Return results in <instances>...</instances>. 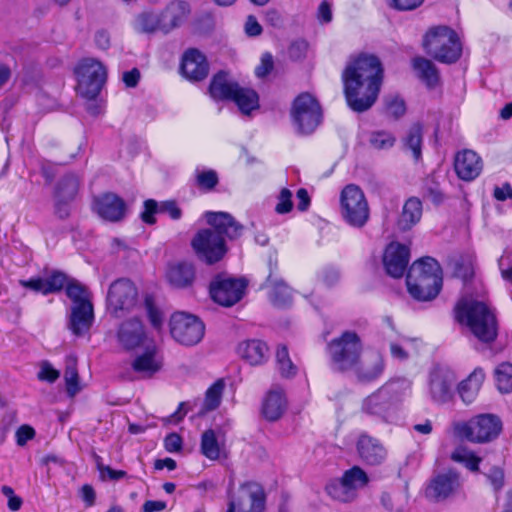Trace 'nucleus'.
<instances>
[{
	"label": "nucleus",
	"mask_w": 512,
	"mask_h": 512,
	"mask_svg": "<svg viewBox=\"0 0 512 512\" xmlns=\"http://www.w3.org/2000/svg\"><path fill=\"white\" fill-rule=\"evenodd\" d=\"M348 106L364 112L376 102L383 80V68L374 55L361 54L351 60L342 74Z\"/></svg>",
	"instance_id": "1"
},
{
	"label": "nucleus",
	"mask_w": 512,
	"mask_h": 512,
	"mask_svg": "<svg viewBox=\"0 0 512 512\" xmlns=\"http://www.w3.org/2000/svg\"><path fill=\"white\" fill-rule=\"evenodd\" d=\"M204 218L209 227L199 230L191 245L200 260L214 264L227 253L225 239H237L242 235L244 227L227 212L207 211Z\"/></svg>",
	"instance_id": "2"
},
{
	"label": "nucleus",
	"mask_w": 512,
	"mask_h": 512,
	"mask_svg": "<svg viewBox=\"0 0 512 512\" xmlns=\"http://www.w3.org/2000/svg\"><path fill=\"white\" fill-rule=\"evenodd\" d=\"M411 392L410 380L391 379L363 399L361 411L381 421L392 422L397 419L401 403L411 396Z\"/></svg>",
	"instance_id": "3"
},
{
	"label": "nucleus",
	"mask_w": 512,
	"mask_h": 512,
	"mask_svg": "<svg viewBox=\"0 0 512 512\" xmlns=\"http://www.w3.org/2000/svg\"><path fill=\"white\" fill-rule=\"evenodd\" d=\"M456 320L466 325L483 342H492L497 336V322L493 310L483 301L463 298L455 307Z\"/></svg>",
	"instance_id": "4"
},
{
	"label": "nucleus",
	"mask_w": 512,
	"mask_h": 512,
	"mask_svg": "<svg viewBox=\"0 0 512 512\" xmlns=\"http://www.w3.org/2000/svg\"><path fill=\"white\" fill-rule=\"evenodd\" d=\"M406 284L410 295L418 301H430L442 287V271L431 257L415 261L408 270Z\"/></svg>",
	"instance_id": "5"
},
{
	"label": "nucleus",
	"mask_w": 512,
	"mask_h": 512,
	"mask_svg": "<svg viewBox=\"0 0 512 512\" xmlns=\"http://www.w3.org/2000/svg\"><path fill=\"white\" fill-rule=\"evenodd\" d=\"M423 49L438 62L452 64L462 54V43L458 34L448 26L430 28L423 37Z\"/></svg>",
	"instance_id": "6"
},
{
	"label": "nucleus",
	"mask_w": 512,
	"mask_h": 512,
	"mask_svg": "<svg viewBox=\"0 0 512 512\" xmlns=\"http://www.w3.org/2000/svg\"><path fill=\"white\" fill-rule=\"evenodd\" d=\"M209 91L214 99L235 102L239 110L246 115L259 107L258 94L253 89L239 86L223 71L213 77Z\"/></svg>",
	"instance_id": "7"
},
{
	"label": "nucleus",
	"mask_w": 512,
	"mask_h": 512,
	"mask_svg": "<svg viewBox=\"0 0 512 512\" xmlns=\"http://www.w3.org/2000/svg\"><path fill=\"white\" fill-rule=\"evenodd\" d=\"M501 430L502 421L494 414H479L467 422L453 424V431L457 437L477 443L495 439Z\"/></svg>",
	"instance_id": "8"
},
{
	"label": "nucleus",
	"mask_w": 512,
	"mask_h": 512,
	"mask_svg": "<svg viewBox=\"0 0 512 512\" xmlns=\"http://www.w3.org/2000/svg\"><path fill=\"white\" fill-rule=\"evenodd\" d=\"M362 348L360 337L355 332L345 331L340 337L333 339L328 344V353L334 369L351 370L358 363Z\"/></svg>",
	"instance_id": "9"
},
{
	"label": "nucleus",
	"mask_w": 512,
	"mask_h": 512,
	"mask_svg": "<svg viewBox=\"0 0 512 512\" xmlns=\"http://www.w3.org/2000/svg\"><path fill=\"white\" fill-rule=\"evenodd\" d=\"M77 91L87 99H94L100 93L107 78L106 67L95 58H84L75 67Z\"/></svg>",
	"instance_id": "10"
},
{
	"label": "nucleus",
	"mask_w": 512,
	"mask_h": 512,
	"mask_svg": "<svg viewBox=\"0 0 512 512\" xmlns=\"http://www.w3.org/2000/svg\"><path fill=\"white\" fill-rule=\"evenodd\" d=\"M341 215L350 226L363 227L370 215L363 191L356 185H347L341 193Z\"/></svg>",
	"instance_id": "11"
},
{
	"label": "nucleus",
	"mask_w": 512,
	"mask_h": 512,
	"mask_svg": "<svg viewBox=\"0 0 512 512\" xmlns=\"http://www.w3.org/2000/svg\"><path fill=\"white\" fill-rule=\"evenodd\" d=\"M321 117L320 105L311 94L302 93L295 98L291 108V118L299 133H312L320 124Z\"/></svg>",
	"instance_id": "12"
},
{
	"label": "nucleus",
	"mask_w": 512,
	"mask_h": 512,
	"mask_svg": "<svg viewBox=\"0 0 512 512\" xmlns=\"http://www.w3.org/2000/svg\"><path fill=\"white\" fill-rule=\"evenodd\" d=\"M170 334L181 345L194 346L204 337L205 325L195 315L186 312H175L170 321Z\"/></svg>",
	"instance_id": "13"
},
{
	"label": "nucleus",
	"mask_w": 512,
	"mask_h": 512,
	"mask_svg": "<svg viewBox=\"0 0 512 512\" xmlns=\"http://www.w3.org/2000/svg\"><path fill=\"white\" fill-rule=\"evenodd\" d=\"M265 493L256 482H245L229 493L226 512H264Z\"/></svg>",
	"instance_id": "14"
},
{
	"label": "nucleus",
	"mask_w": 512,
	"mask_h": 512,
	"mask_svg": "<svg viewBox=\"0 0 512 512\" xmlns=\"http://www.w3.org/2000/svg\"><path fill=\"white\" fill-rule=\"evenodd\" d=\"M137 291L133 283L127 279L113 282L107 295V305L110 312L121 317L122 313L129 311L136 302Z\"/></svg>",
	"instance_id": "15"
},
{
	"label": "nucleus",
	"mask_w": 512,
	"mask_h": 512,
	"mask_svg": "<svg viewBox=\"0 0 512 512\" xmlns=\"http://www.w3.org/2000/svg\"><path fill=\"white\" fill-rule=\"evenodd\" d=\"M245 286L241 279L218 277L210 285V294L218 304L232 306L242 298Z\"/></svg>",
	"instance_id": "16"
},
{
	"label": "nucleus",
	"mask_w": 512,
	"mask_h": 512,
	"mask_svg": "<svg viewBox=\"0 0 512 512\" xmlns=\"http://www.w3.org/2000/svg\"><path fill=\"white\" fill-rule=\"evenodd\" d=\"M410 259V251L406 245L392 242L385 249L383 264L388 275L400 278L404 275Z\"/></svg>",
	"instance_id": "17"
},
{
	"label": "nucleus",
	"mask_w": 512,
	"mask_h": 512,
	"mask_svg": "<svg viewBox=\"0 0 512 512\" xmlns=\"http://www.w3.org/2000/svg\"><path fill=\"white\" fill-rule=\"evenodd\" d=\"M455 377L449 370L436 367L429 376V394L436 403H445L452 397Z\"/></svg>",
	"instance_id": "18"
},
{
	"label": "nucleus",
	"mask_w": 512,
	"mask_h": 512,
	"mask_svg": "<svg viewBox=\"0 0 512 512\" xmlns=\"http://www.w3.org/2000/svg\"><path fill=\"white\" fill-rule=\"evenodd\" d=\"M360 459L367 465H381L387 458V449L382 442L368 434H361L356 442Z\"/></svg>",
	"instance_id": "19"
},
{
	"label": "nucleus",
	"mask_w": 512,
	"mask_h": 512,
	"mask_svg": "<svg viewBox=\"0 0 512 512\" xmlns=\"http://www.w3.org/2000/svg\"><path fill=\"white\" fill-rule=\"evenodd\" d=\"M356 378L363 383L377 380L384 372L385 364L379 352L366 353L352 368Z\"/></svg>",
	"instance_id": "20"
},
{
	"label": "nucleus",
	"mask_w": 512,
	"mask_h": 512,
	"mask_svg": "<svg viewBox=\"0 0 512 512\" xmlns=\"http://www.w3.org/2000/svg\"><path fill=\"white\" fill-rule=\"evenodd\" d=\"M94 210L102 219L117 222L124 218L126 204L118 195L106 193L95 198Z\"/></svg>",
	"instance_id": "21"
},
{
	"label": "nucleus",
	"mask_w": 512,
	"mask_h": 512,
	"mask_svg": "<svg viewBox=\"0 0 512 512\" xmlns=\"http://www.w3.org/2000/svg\"><path fill=\"white\" fill-rule=\"evenodd\" d=\"M482 168V160L473 150L464 149L455 155V172L457 176L464 181H472L477 178L480 175Z\"/></svg>",
	"instance_id": "22"
},
{
	"label": "nucleus",
	"mask_w": 512,
	"mask_h": 512,
	"mask_svg": "<svg viewBox=\"0 0 512 512\" xmlns=\"http://www.w3.org/2000/svg\"><path fill=\"white\" fill-rule=\"evenodd\" d=\"M180 69L187 79L200 81L208 74V63L205 56L197 49H189L182 57Z\"/></svg>",
	"instance_id": "23"
},
{
	"label": "nucleus",
	"mask_w": 512,
	"mask_h": 512,
	"mask_svg": "<svg viewBox=\"0 0 512 512\" xmlns=\"http://www.w3.org/2000/svg\"><path fill=\"white\" fill-rule=\"evenodd\" d=\"M459 475L454 471H447L437 475L427 488V494L436 500H443L454 494L460 488Z\"/></svg>",
	"instance_id": "24"
},
{
	"label": "nucleus",
	"mask_w": 512,
	"mask_h": 512,
	"mask_svg": "<svg viewBox=\"0 0 512 512\" xmlns=\"http://www.w3.org/2000/svg\"><path fill=\"white\" fill-rule=\"evenodd\" d=\"M118 340L126 349H134L152 342L145 336L140 320L133 318L123 322L118 330Z\"/></svg>",
	"instance_id": "25"
},
{
	"label": "nucleus",
	"mask_w": 512,
	"mask_h": 512,
	"mask_svg": "<svg viewBox=\"0 0 512 512\" xmlns=\"http://www.w3.org/2000/svg\"><path fill=\"white\" fill-rule=\"evenodd\" d=\"M190 14V6L185 1H173L160 13L161 32L168 33L181 26Z\"/></svg>",
	"instance_id": "26"
},
{
	"label": "nucleus",
	"mask_w": 512,
	"mask_h": 512,
	"mask_svg": "<svg viewBox=\"0 0 512 512\" xmlns=\"http://www.w3.org/2000/svg\"><path fill=\"white\" fill-rule=\"evenodd\" d=\"M94 320L92 302L72 305L69 317V329L76 336H82L89 331Z\"/></svg>",
	"instance_id": "27"
},
{
	"label": "nucleus",
	"mask_w": 512,
	"mask_h": 512,
	"mask_svg": "<svg viewBox=\"0 0 512 512\" xmlns=\"http://www.w3.org/2000/svg\"><path fill=\"white\" fill-rule=\"evenodd\" d=\"M144 351L138 354L132 362V368L142 377H150L161 368V359L157 354L154 341L147 343Z\"/></svg>",
	"instance_id": "28"
},
{
	"label": "nucleus",
	"mask_w": 512,
	"mask_h": 512,
	"mask_svg": "<svg viewBox=\"0 0 512 512\" xmlns=\"http://www.w3.org/2000/svg\"><path fill=\"white\" fill-rule=\"evenodd\" d=\"M287 408V400L283 390L279 387L270 389L263 398L261 405L262 416L270 421H277Z\"/></svg>",
	"instance_id": "29"
},
{
	"label": "nucleus",
	"mask_w": 512,
	"mask_h": 512,
	"mask_svg": "<svg viewBox=\"0 0 512 512\" xmlns=\"http://www.w3.org/2000/svg\"><path fill=\"white\" fill-rule=\"evenodd\" d=\"M161 213L168 215L173 220H178L182 216V211L173 200L162 201L157 203L155 200L149 199L144 202V211L141 213L142 220L147 224H154V214Z\"/></svg>",
	"instance_id": "30"
},
{
	"label": "nucleus",
	"mask_w": 512,
	"mask_h": 512,
	"mask_svg": "<svg viewBox=\"0 0 512 512\" xmlns=\"http://www.w3.org/2000/svg\"><path fill=\"white\" fill-rule=\"evenodd\" d=\"M201 454L211 461H220L228 457L224 442H220L213 429L205 430L200 441Z\"/></svg>",
	"instance_id": "31"
},
{
	"label": "nucleus",
	"mask_w": 512,
	"mask_h": 512,
	"mask_svg": "<svg viewBox=\"0 0 512 512\" xmlns=\"http://www.w3.org/2000/svg\"><path fill=\"white\" fill-rule=\"evenodd\" d=\"M239 356L250 365H261L268 358V346L260 340H247L238 345Z\"/></svg>",
	"instance_id": "32"
},
{
	"label": "nucleus",
	"mask_w": 512,
	"mask_h": 512,
	"mask_svg": "<svg viewBox=\"0 0 512 512\" xmlns=\"http://www.w3.org/2000/svg\"><path fill=\"white\" fill-rule=\"evenodd\" d=\"M485 373L483 369L476 368L473 372L463 380L458 386V393L462 401L466 404L472 403L484 382Z\"/></svg>",
	"instance_id": "33"
},
{
	"label": "nucleus",
	"mask_w": 512,
	"mask_h": 512,
	"mask_svg": "<svg viewBox=\"0 0 512 512\" xmlns=\"http://www.w3.org/2000/svg\"><path fill=\"white\" fill-rule=\"evenodd\" d=\"M268 286L270 287V300L277 307H285L292 301V291L281 279H279L273 272H270L267 278Z\"/></svg>",
	"instance_id": "34"
},
{
	"label": "nucleus",
	"mask_w": 512,
	"mask_h": 512,
	"mask_svg": "<svg viewBox=\"0 0 512 512\" xmlns=\"http://www.w3.org/2000/svg\"><path fill=\"white\" fill-rule=\"evenodd\" d=\"M422 216V203L416 197L409 198L404 206L400 218L398 220V227L402 231H407L418 223Z\"/></svg>",
	"instance_id": "35"
},
{
	"label": "nucleus",
	"mask_w": 512,
	"mask_h": 512,
	"mask_svg": "<svg viewBox=\"0 0 512 512\" xmlns=\"http://www.w3.org/2000/svg\"><path fill=\"white\" fill-rule=\"evenodd\" d=\"M412 67L417 76L429 87H434L439 81V73L435 64L424 57H415L412 60Z\"/></svg>",
	"instance_id": "36"
},
{
	"label": "nucleus",
	"mask_w": 512,
	"mask_h": 512,
	"mask_svg": "<svg viewBox=\"0 0 512 512\" xmlns=\"http://www.w3.org/2000/svg\"><path fill=\"white\" fill-rule=\"evenodd\" d=\"M167 277L169 282L175 287H186L194 279V268L188 263H179L169 268Z\"/></svg>",
	"instance_id": "37"
},
{
	"label": "nucleus",
	"mask_w": 512,
	"mask_h": 512,
	"mask_svg": "<svg viewBox=\"0 0 512 512\" xmlns=\"http://www.w3.org/2000/svg\"><path fill=\"white\" fill-rule=\"evenodd\" d=\"M134 29L139 33L151 34L161 31L160 14L153 12L140 13L133 22Z\"/></svg>",
	"instance_id": "38"
},
{
	"label": "nucleus",
	"mask_w": 512,
	"mask_h": 512,
	"mask_svg": "<svg viewBox=\"0 0 512 512\" xmlns=\"http://www.w3.org/2000/svg\"><path fill=\"white\" fill-rule=\"evenodd\" d=\"M494 380L498 391L502 394L512 392V364L502 362L494 369Z\"/></svg>",
	"instance_id": "39"
},
{
	"label": "nucleus",
	"mask_w": 512,
	"mask_h": 512,
	"mask_svg": "<svg viewBox=\"0 0 512 512\" xmlns=\"http://www.w3.org/2000/svg\"><path fill=\"white\" fill-rule=\"evenodd\" d=\"M225 389V382L223 379H218L206 391L205 399L203 402V410L213 411L217 409L221 403L222 395Z\"/></svg>",
	"instance_id": "40"
},
{
	"label": "nucleus",
	"mask_w": 512,
	"mask_h": 512,
	"mask_svg": "<svg viewBox=\"0 0 512 512\" xmlns=\"http://www.w3.org/2000/svg\"><path fill=\"white\" fill-rule=\"evenodd\" d=\"M404 146L411 151L416 160L421 158L422 127L420 124L411 126L404 138Z\"/></svg>",
	"instance_id": "41"
},
{
	"label": "nucleus",
	"mask_w": 512,
	"mask_h": 512,
	"mask_svg": "<svg viewBox=\"0 0 512 512\" xmlns=\"http://www.w3.org/2000/svg\"><path fill=\"white\" fill-rule=\"evenodd\" d=\"M326 491L333 499L341 502H349L355 498L354 492L341 479L331 481L326 486Z\"/></svg>",
	"instance_id": "42"
},
{
	"label": "nucleus",
	"mask_w": 512,
	"mask_h": 512,
	"mask_svg": "<svg viewBox=\"0 0 512 512\" xmlns=\"http://www.w3.org/2000/svg\"><path fill=\"white\" fill-rule=\"evenodd\" d=\"M276 363L280 374L283 377H293L297 373V367L293 364L289 357L288 349L286 346H278L276 350Z\"/></svg>",
	"instance_id": "43"
},
{
	"label": "nucleus",
	"mask_w": 512,
	"mask_h": 512,
	"mask_svg": "<svg viewBox=\"0 0 512 512\" xmlns=\"http://www.w3.org/2000/svg\"><path fill=\"white\" fill-rule=\"evenodd\" d=\"M342 480L356 495V491L368 483V476L362 468L354 466L343 474Z\"/></svg>",
	"instance_id": "44"
},
{
	"label": "nucleus",
	"mask_w": 512,
	"mask_h": 512,
	"mask_svg": "<svg viewBox=\"0 0 512 512\" xmlns=\"http://www.w3.org/2000/svg\"><path fill=\"white\" fill-rule=\"evenodd\" d=\"M79 189V178L75 175L65 176L59 183L56 196L65 200H73Z\"/></svg>",
	"instance_id": "45"
},
{
	"label": "nucleus",
	"mask_w": 512,
	"mask_h": 512,
	"mask_svg": "<svg viewBox=\"0 0 512 512\" xmlns=\"http://www.w3.org/2000/svg\"><path fill=\"white\" fill-rule=\"evenodd\" d=\"M452 460L465 465L471 471H477L481 459L464 447L455 449L451 455Z\"/></svg>",
	"instance_id": "46"
},
{
	"label": "nucleus",
	"mask_w": 512,
	"mask_h": 512,
	"mask_svg": "<svg viewBox=\"0 0 512 512\" xmlns=\"http://www.w3.org/2000/svg\"><path fill=\"white\" fill-rule=\"evenodd\" d=\"M66 294L72 300V305L85 302H91L90 293L77 281H68L66 284Z\"/></svg>",
	"instance_id": "47"
},
{
	"label": "nucleus",
	"mask_w": 512,
	"mask_h": 512,
	"mask_svg": "<svg viewBox=\"0 0 512 512\" xmlns=\"http://www.w3.org/2000/svg\"><path fill=\"white\" fill-rule=\"evenodd\" d=\"M64 379L67 393L71 397L75 396L81 390V387L79 385V376L76 364L73 360L68 362L66 365Z\"/></svg>",
	"instance_id": "48"
},
{
	"label": "nucleus",
	"mask_w": 512,
	"mask_h": 512,
	"mask_svg": "<svg viewBox=\"0 0 512 512\" xmlns=\"http://www.w3.org/2000/svg\"><path fill=\"white\" fill-rule=\"evenodd\" d=\"M195 179L198 187L203 190H211L218 183L217 173L211 169L197 168Z\"/></svg>",
	"instance_id": "49"
},
{
	"label": "nucleus",
	"mask_w": 512,
	"mask_h": 512,
	"mask_svg": "<svg viewBox=\"0 0 512 512\" xmlns=\"http://www.w3.org/2000/svg\"><path fill=\"white\" fill-rule=\"evenodd\" d=\"M370 144L375 149H388L395 143V137L388 132L378 131L370 136Z\"/></svg>",
	"instance_id": "50"
},
{
	"label": "nucleus",
	"mask_w": 512,
	"mask_h": 512,
	"mask_svg": "<svg viewBox=\"0 0 512 512\" xmlns=\"http://www.w3.org/2000/svg\"><path fill=\"white\" fill-rule=\"evenodd\" d=\"M96 466L99 471L100 477L103 480H119L126 476L123 470H114L110 466L104 465L101 457H96Z\"/></svg>",
	"instance_id": "51"
},
{
	"label": "nucleus",
	"mask_w": 512,
	"mask_h": 512,
	"mask_svg": "<svg viewBox=\"0 0 512 512\" xmlns=\"http://www.w3.org/2000/svg\"><path fill=\"white\" fill-rule=\"evenodd\" d=\"M45 280L47 294L60 291L66 284V275L61 272H54Z\"/></svg>",
	"instance_id": "52"
},
{
	"label": "nucleus",
	"mask_w": 512,
	"mask_h": 512,
	"mask_svg": "<svg viewBox=\"0 0 512 512\" xmlns=\"http://www.w3.org/2000/svg\"><path fill=\"white\" fill-rule=\"evenodd\" d=\"M386 111L389 115L398 118L406 111L404 101L398 96H389L385 99Z\"/></svg>",
	"instance_id": "53"
},
{
	"label": "nucleus",
	"mask_w": 512,
	"mask_h": 512,
	"mask_svg": "<svg viewBox=\"0 0 512 512\" xmlns=\"http://www.w3.org/2000/svg\"><path fill=\"white\" fill-rule=\"evenodd\" d=\"M145 310L151 325L155 329H160L163 325V316L161 311L157 307H155L151 298H146Z\"/></svg>",
	"instance_id": "54"
},
{
	"label": "nucleus",
	"mask_w": 512,
	"mask_h": 512,
	"mask_svg": "<svg viewBox=\"0 0 512 512\" xmlns=\"http://www.w3.org/2000/svg\"><path fill=\"white\" fill-rule=\"evenodd\" d=\"M292 207V193L289 189L283 188L278 196V203L275 207V211L278 214H286L291 211Z\"/></svg>",
	"instance_id": "55"
},
{
	"label": "nucleus",
	"mask_w": 512,
	"mask_h": 512,
	"mask_svg": "<svg viewBox=\"0 0 512 512\" xmlns=\"http://www.w3.org/2000/svg\"><path fill=\"white\" fill-rule=\"evenodd\" d=\"M1 492L8 499L7 506L10 511L16 512L20 510L23 500L15 494L12 487L4 485L1 487Z\"/></svg>",
	"instance_id": "56"
},
{
	"label": "nucleus",
	"mask_w": 512,
	"mask_h": 512,
	"mask_svg": "<svg viewBox=\"0 0 512 512\" xmlns=\"http://www.w3.org/2000/svg\"><path fill=\"white\" fill-rule=\"evenodd\" d=\"M486 477L495 491L502 489L504 485V472L498 467L491 468Z\"/></svg>",
	"instance_id": "57"
},
{
	"label": "nucleus",
	"mask_w": 512,
	"mask_h": 512,
	"mask_svg": "<svg viewBox=\"0 0 512 512\" xmlns=\"http://www.w3.org/2000/svg\"><path fill=\"white\" fill-rule=\"evenodd\" d=\"M424 0H387L390 7L399 11H411L418 8Z\"/></svg>",
	"instance_id": "58"
},
{
	"label": "nucleus",
	"mask_w": 512,
	"mask_h": 512,
	"mask_svg": "<svg viewBox=\"0 0 512 512\" xmlns=\"http://www.w3.org/2000/svg\"><path fill=\"white\" fill-rule=\"evenodd\" d=\"M273 68V57L269 53H265L261 57L260 64L255 69V74L259 78H263L268 75Z\"/></svg>",
	"instance_id": "59"
},
{
	"label": "nucleus",
	"mask_w": 512,
	"mask_h": 512,
	"mask_svg": "<svg viewBox=\"0 0 512 512\" xmlns=\"http://www.w3.org/2000/svg\"><path fill=\"white\" fill-rule=\"evenodd\" d=\"M35 436V430L29 425L20 426L16 433V443L19 446H24L29 440L33 439Z\"/></svg>",
	"instance_id": "60"
},
{
	"label": "nucleus",
	"mask_w": 512,
	"mask_h": 512,
	"mask_svg": "<svg viewBox=\"0 0 512 512\" xmlns=\"http://www.w3.org/2000/svg\"><path fill=\"white\" fill-rule=\"evenodd\" d=\"M60 376L58 370L54 369L48 362H44L41 365V369L38 373V378L50 383L55 382Z\"/></svg>",
	"instance_id": "61"
},
{
	"label": "nucleus",
	"mask_w": 512,
	"mask_h": 512,
	"mask_svg": "<svg viewBox=\"0 0 512 512\" xmlns=\"http://www.w3.org/2000/svg\"><path fill=\"white\" fill-rule=\"evenodd\" d=\"M499 269L502 278L509 283H512V263L509 255H503L498 261Z\"/></svg>",
	"instance_id": "62"
},
{
	"label": "nucleus",
	"mask_w": 512,
	"mask_h": 512,
	"mask_svg": "<svg viewBox=\"0 0 512 512\" xmlns=\"http://www.w3.org/2000/svg\"><path fill=\"white\" fill-rule=\"evenodd\" d=\"M164 446L170 453L178 452L182 448V439L178 434L171 433L164 439Z\"/></svg>",
	"instance_id": "63"
},
{
	"label": "nucleus",
	"mask_w": 512,
	"mask_h": 512,
	"mask_svg": "<svg viewBox=\"0 0 512 512\" xmlns=\"http://www.w3.org/2000/svg\"><path fill=\"white\" fill-rule=\"evenodd\" d=\"M245 32L248 36L255 37L262 33V26L257 21L256 17L249 15L245 22Z\"/></svg>",
	"instance_id": "64"
}]
</instances>
